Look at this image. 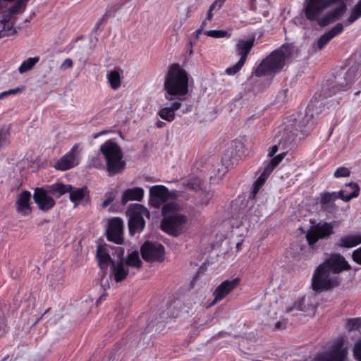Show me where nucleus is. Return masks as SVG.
<instances>
[{
    "label": "nucleus",
    "mask_w": 361,
    "mask_h": 361,
    "mask_svg": "<svg viewBox=\"0 0 361 361\" xmlns=\"http://www.w3.org/2000/svg\"><path fill=\"white\" fill-rule=\"evenodd\" d=\"M106 236L108 240L116 244H122L123 242V227H108Z\"/></svg>",
    "instance_id": "a878e982"
},
{
    "label": "nucleus",
    "mask_w": 361,
    "mask_h": 361,
    "mask_svg": "<svg viewBox=\"0 0 361 361\" xmlns=\"http://www.w3.org/2000/svg\"><path fill=\"white\" fill-rule=\"evenodd\" d=\"M352 258L357 264L361 265V247L353 252Z\"/></svg>",
    "instance_id": "5fc2aeb1"
},
{
    "label": "nucleus",
    "mask_w": 361,
    "mask_h": 361,
    "mask_svg": "<svg viewBox=\"0 0 361 361\" xmlns=\"http://www.w3.org/2000/svg\"><path fill=\"white\" fill-rule=\"evenodd\" d=\"M110 17L109 11H106L104 14L97 20V23H99V24L102 25V23H106Z\"/></svg>",
    "instance_id": "e2e57ef3"
},
{
    "label": "nucleus",
    "mask_w": 361,
    "mask_h": 361,
    "mask_svg": "<svg viewBox=\"0 0 361 361\" xmlns=\"http://www.w3.org/2000/svg\"><path fill=\"white\" fill-rule=\"evenodd\" d=\"M21 90H22V89L18 87V88H16V89H11V90H8V91H4V92L6 93V96H7V95H9V94H17L18 92H20Z\"/></svg>",
    "instance_id": "69168bd1"
},
{
    "label": "nucleus",
    "mask_w": 361,
    "mask_h": 361,
    "mask_svg": "<svg viewBox=\"0 0 361 361\" xmlns=\"http://www.w3.org/2000/svg\"><path fill=\"white\" fill-rule=\"evenodd\" d=\"M350 173V170L348 168L340 166L334 171V176L336 178L348 177Z\"/></svg>",
    "instance_id": "c03bdc74"
},
{
    "label": "nucleus",
    "mask_w": 361,
    "mask_h": 361,
    "mask_svg": "<svg viewBox=\"0 0 361 361\" xmlns=\"http://www.w3.org/2000/svg\"><path fill=\"white\" fill-rule=\"evenodd\" d=\"M280 161L277 159L276 157H273L269 161H264L263 163L262 167L268 171L269 173H272L274 169L279 164Z\"/></svg>",
    "instance_id": "79ce46f5"
},
{
    "label": "nucleus",
    "mask_w": 361,
    "mask_h": 361,
    "mask_svg": "<svg viewBox=\"0 0 361 361\" xmlns=\"http://www.w3.org/2000/svg\"><path fill=\"white\" fill-rule=\"evenodd\" d=\"M149 196L150 205L157 209L168 200L176 199L177 195L176 191L170 192L166 186L157 185L150 188Z\"/></svg>",
    "instance_id": "6e6552de"
},
{
    "label": "nucleus",
    "mask_w": 361,
    "mask_h": 361,
    "mask_svg": "<svg viewBox=\"0 0 361 361\" xmlns=\"http://www.w3.org/2000/svg\"><path fill=\"white\" fill-rule=\"evenodd\" d=\"M249 5H250V10H252L253 11H257V1L256 0H250Z\"/></svg>",
    "instance_id": "774afa93"
},
{
    "label": "nucleus",
    "mask_w": 361,
    "mask_h": 361,
    "mask_svg": "<svg viewBox=\"0 0 361 361\" xmlns=\"http://www.w3.org/2000/svg\"><path fill=\"white\" fill-rule=\"evenodd\" d=\"M121 7V4L116 3L112 5H110L107 7L106 11H109V16L111 17L114 16V13L119 10Z\"/></svg>",
    "instance_id": "6e6d98bb"
},
{
    "label": "nucleus",
    "mask_w": 361,
    "mask_h": 361,
    "mask_svg": "<svg viewBox=\"0 0 361 361\" xmlns=\"http://www.w3.org/2000/svg\"><path fill=\"white\" fill-rule=\"evenodd\" d=\"M346 328L348 331L359 330L361 328V318L356 317L346 321Z\"/></svg>",
    "instance_id": "e433bc0d"
},
{
    "label": "nucleus",
    "mask_w": 361,
    "mask_h": 361,
    "mask_svg": "<svg viewBox=\"0 0 361 361\" xmlns=\"http://www.w3.org/2000/svg\"><path fill=\"white\" fill-rule=\"evenodd\" d=\"M360 244H361V232H353L341 235L336 245L339 247L350 249Z\"/></svg>",
    "instance_id": "6ab92c4d"
},
{
    "label": "nucleus",
    "mask_w": 361,
    "mask_h": 361,
    "mask_svg": "<svg viewBox=\"0 0 361 361\" xmlns=\"http://www.w3.org/2000/svg\"><path fill=\"white\" fill-rule=\"evenodd\" d=\"M360 188L357 183L350 182L345 184L341 190L336 192L339 199L343 202H349L352 199L357 197L360 195Z\"/></svg>",
    "instance_id": "a211bd4d"
},
{
    "label": "nucleus",
    "mask_w": 361,
    "mask_h": 361,
    "mask_svg": "<svg viewBox=\"0 0 361 361\" xmlns=\"http://www.w3.org/2000/svg\"><path fill=\"white\" fill-rule=\"evenodd\" d=\"M344 30V26L342 23H337L329 30L322 35L317 42V47L319 49H323L326 45L335 37L341 34Z\"/></svg>",
    "instance_id": "dca6fc26"
},
{
    "label": "nucleus",
    "mask_w": 361,
    "mask_h": 361,
    "mask_svg": "<svg viewBox=\"0 0 361 361\" xmlns=\"http://www.w3.org/2000/svg\"><path fill=\"white\" fill-rule=\"evenodd\" d=\"M109 246L104 245H98L97 248L96 257L99 265L102 269H104L112 262L109 251Z\"/></svg>",
    "instance_id": "5701e85b"
},
{
    "label": "nucleus",
    "mask_w": 361,
    "mask_h": 361,
    "mask_svg": "<svg viewBox=\"0 0 361 361\" xmlns=\"http://www.w3.org/2000/svg\"><path fill=\"white\" fill-rule=\"evenodd\" d=\"M300 230L305 232L302 227H300ZM334 233L333 227H309L305 237L309 245L312 246L319 240L328 238Z\"/></svg>",
    "instance_id": "f8f14e48"
},
{
    "label": "nucleus",
    "mask_w": 361,
    "mask_h": 361,
    "mask_svg": "<svg viewBox=\"0 0 361 361\" xmlns=\"http://www.w3.org/2000/svg\"><path fill=\"white\" fill-rule=\"evenodd\" d=\"M353 354L355 358L357 361H361V341L355 345L353 348Z\"/></svg>",
    "instance_id": "603ef678"
},
{
    "label": "nucleus",
    "mask_w": 361,
    "mask_h": 361,
    "mask_svg": "<svg viewBox=\"0 0 361 361\" xmlns=\"http://www.w3.org/2000/svg\"><path fill=\"white\" fill-rule=\"evenodd\" d=\"M205 35L209 37H214V38H223V37H228L231 36V35H229L226 30H208V31L205 32Z\"/></svg>",
    "instance_id": "a19ab883"
},
{
    "label": "nucleus",
    "mask_w": 361,
    "mask_h": 361,
    "mask_svg": "<svg viewBox=\"0 0 361 361\" xmlns=\"http://www.w3.org/2000/svg\"><path fill=\"white\" fill-rule=\"evenodd\" d=\"M184 99H178V100L172 102L169 107L161 108L157 114L164 120L171 122L175 119V111L179 109L181 106V101Z\"/></svg>",
    "instance_id": "412c9836"
},
{
    "label": "nucleus",
    "mask_w": 361,
    "mask_h": 361,
    "mask_svg": "<svg viewBox=\"0 0 361 361\" xmlns=\"http://www.w3.org/2000/svg\"><path fill=\"white\" fill-rule=\"evenodd\" d=\"M49 190L43 188H36L34 190L33 200L38 208L44 212L53 208L56 204L55 200L48 195Z\"/></svg>",
    "instance_id": "ddd939ff"
},
{
    "label": "nucleus",
    "mask_w": 361,
    "mask_h": 361,
    "mask_svg": "<svg viewBox=\"0 0 361 361\" xmlns=\"http://www.w3.org/2000/svg\"><path fill=\"white\" fill-rule=\"evenodd\" d=\"M127 266L139 268L142 266L138 251H133L128 255Z\"/></svg>",
    "instance_id": "f704fd0d"
},
{
    "label": "nucleus",
    "mask_w": 361,
    "mask_h": 361,
    "mask_svg": "<svg viewBox=\"0 0 361 361\" xmlns=\"http://www.w3.org/2000/svg\"><path fill=\"white\" fill-rule=\"evenodd\" d=\"M31 193L27 190L22 191L18 196L16 202V209L17 213L22 216H29L32 213Z\"/></svg>",
    "instance_id": "2eb2a0df"
},
{
    "label": "nucleus",
    "mask_w": 361,
    "mask_h": 361,
    "mask_svg": "<svg viewBox=\"0 0 361 361\" xmlns=\"http://www.w3.org/2000/svg\"><path fill=\"white\" fill-rule=\"evenodd\" d=\"M217 8L218 10L221 9L222 7H219V3H216V1L215 0L210 6L209 11L207 13V16L205 18L206 20H208L209 21L212 20L213 18V11Z\"/></svg>",
    "instance_id": "49530a36"
},
{
    "label": "nucleus",
    "mask_w": 361,
    "mask_h": 361,
    "mask_svg": "<svg viewBox=\"0 0 361 361\" xmlns=\"http://www.w3.org/2000/svg\"><path fill=\"white\" fill-rule=\"evenodd\" d=\"M106 226H123V221L120 217H112L107 219Z\"/></svg>",
    "instance_id": "3c124183"
},
{
    "label": "nucleus",
    "mask_w": 361,
    "mask_h": 361,
    "mask_svg": "<svg viewBox=\"0 0 361 361\" xmlns=\"http://www.w3.org/2000/svg\"><path fill=\"white\" fill-rule=\"evenodd\" d=\"M8 133L4 131V130H0V148L4 145H6L9 143L8 140Z\"/></svg>",
    "instance_id": "09e8293b"
},
{
    "label": "nucleus",
    "mask_w": 361,
    "mask_h": 361,
    "mask_svg": "<svg viewBox=\"0 0 361 361\" xmlns=\"http://www.w3.org/2000/svg\"><path fill=\"white\" fill-rule=\"evenodd\" d=\"M28 0H18L9 9V14L14 15L22 13L26 8Z\"/></svg>",
    "instance_id": "c9c22d12"
},
{
    "label": "nucleus",
    "mask_w": 361,
    "mask_h": 361,
    "mask_svg": "<svg viewBox=\"0 0 361 361\" xmlns=\"http://www.w3.org/2000/svg\"><path fill=\"white\" fill-rule=\"evenodd\" d=\"M110 17L109 11H106L104 14L97 20V23H99V24L102 25V23H106Z\"/></svg>",
    "instance_id": "680f3d73"
},
{
    "label": "nucleus",
    "mask_w": 361,
    "mask_h": 361,
    "mask_svg": "<svg viewBox=\"0 0 361 361\" xmlns=\"http://www.w3.org/2000/svg\"><path fill=\"white\" fill-rule=\"evenodd\" d=\"M259 172H260V175L254 183L262 187L265 183L271 173H269L268 171H266V169L262 166L259 169Z\"/></svg>",
    "instance_id": "4c0bfd02"
},
{
    "label": "nucleus",
    "mask_w": 361,
    "mask_h": 361,
    "mask_svg": "<svg viewBox=\"0 0 361 361\" xmlns=\"http://www.w3.org/2000/svg\"><path fill=\"white\" fill-rule=\"evenodd\" d=\"M107 80L109 83L110 87L114 90H118L121 84V78L120 72L118 69H114V71H110L107 74Z\"/></svg>",
    "instance_id": "2f4dec72"
},
{
    "label": "nucleus",
    "mask_w": 361,
    "mask_h": 361,
    "mask_svg": "<svg viewBox=\"0 0 361 361\" xmlns=\"http://www.w3.org/2000/svg\"><path fill=\"white\" fill-rule=\"evenodd\" d=\"M239 279L238 278L226 280L220 283L214 293V300L212 304H215L223 300L229 293L237 287Z\"/></svg>",
    "instance_id": "4468645a"
},
{
    "label": "nucleus",
    "mask_w": 361,
    "mask_h": 361,
    "mask_svg": "<svg viewBox=\"0 0 361 361\" xmlns=\"http://www.w3.org/2000/svg\"><path fill=\"white\" fill-rule=\"evenodd\" d=\"M281 148V146L279 145H273L269 151L268 156L270 157H272L279 150V149Z\"/></svg>",
    "instance_id": "052dcab7"
},
{
    "label": "nucleus",
    "mask_w": 361,
    "mask_h": 361,
    "mask_svg": "<svg viewBox=\"0 0 361 361\" xmlns=\"http://www.w3.org/2000/svg\"><path fill=\"white\" fill-rule=\"evenodd\" d=\"M255 38L248 39H240L238 40L235 44V50L238 55L240 56V59L246 62L247 56L254 47Z\"/></svg>",
    "instance_id": "aec40b11"
},
{
    "label": "nucleus",
    "mask_w": 361,
    "mask_h": 361,
    "mask_svg": "<svg viewBox=\"0 0 361 361\" xmlns=\"http://www.w3.org/2000/svg\"><path fill=\"white\" fill-rule=\"evenodd\" d=\"M16 33V30L14 28V23H12L11 25H7V26H3L0 30V39L13 35Z\"/></svg>",
    "instance_id": "ea45409f"
},
{
    "label": "nucleus",
    "mask_w": 361,
    "mask_h": 361,
    "mask_svg": "<svg viewBox=\"0 0 361 361\" xmlns=\"http://www.w3.org/2000/svg\"><path fill=\"white\" fill-rule=\"evenodd\" d=\"M164 90L171 96L184 97L188 92V74L178 63L169 67L165 76Z\"/></svg>",
    "instance_id": "20e7f679"
},
{
    "label": "nucleus",
    "mask_w": 361,
    "mask_h": 361,
    "mask_svg": "<svg viewBox=\"0 0 361 361\" xmlns=\"http://www.w3.org/2000/svg\"><path fill=\"white\" fill-rule=\"evenodd\" d=\"M341 88V84L339 85H335L333 82L328 83L323 85L322 87L321 90V95L324 98H329L334 94H336L338 92H341L342 90H340Z\"/></svg>",
    "instance_id": "7c9ffc66"
},
{
    "label": "nucleus",
    "mask_w": 361,
    "mask_h": 361,
    "mask_svg": "<svg viewBox=\"0 0 361 361\" xmlns=\"http://www.w3.org/2000/svg\"><path fill=\"white\" fill-rule=\"evenodd\" d=\"M68 193L70 200L75 204L83 200L86 202H90V191L87 186L76 189L73 187Z\"/></svg>",
    "instance_id": "b1692460"
},
{
    "label": "nucleus",
    "mask_w": 361,
    "mask_h": 361,
    "mask_svg": "<svg viewBox=\"0 0 361 361\" xmlns=\"http://www.w3.org/2000/svg\"><path fill=\"white\" fill-rule=\"evenodd\" d=\"M182 207L176 202L164 204L161 207L162 220L160 226H183L188 223L185 215L180 214Z\"/></svg>",
    "instance_id": "423d86ee"
},
{
    "label": "nucleus",
    "mask_w": 361,
    "mask_h": 361,
    "mask_svg": "<svg viewBox=\"0 0 361 361\" xmlns=\"http://www.w3.org/2000/svg\"><path fill=\"white\" fill-rule=\"evenodd\" d=\"M303 300H300V301L295 302L290 308H289L287 311L288 312H292L295 311H304L302 307Z\"/></svg>",
    "instance_id": "864d4df0"
},
{
    "label": "nucleus",
    "mask_w": 361,
    "mask_h": 361,
    "mask_svg": "<svg viewBox=\"0 0 361 361\" xmlns=\"http://www.w3.org/2000/svg\"><path fill=\"white\" fill-rule=\"evenodd\" d=\"M126 214L128 216V226H145V218L149 219L150 217L149 210L140 204H130Z\"/></svg>",
    "instance_id": "9b49d317"
},
{
    "label": "nucleus",
    "mask_w": 361,
    "mask_h": 361,
    "mask_svg": "<svg viewBox=\"0 0 361 361\" xmlns=\"http://www.w3.org/2000/svg\"><path fill=\"white\" fill-rule=\"evenodd\" d=\"M244 148V143L241 140H233L230 147L231 158L238 159L241 157L245 153Z\"/></svg>",
    "instance_id": "c85d7f7f"
},
{
    "label": "nucleus",
    "mask_w": 361,
    "mask_h": 361,
    "mask_svg": "<svg viewBox=\"0 0 361 361\" xmlns=\"http://www.w3.org/2000/svg\"><path fill=\"white\" fill-rule=\"evenodd\" d=\"M187 186L190 190H197L200 186V180L197 178H192L188 180Z\"/></svg>",
    "instance_id": "de8ad7c7"
},
{
    "label": "nucleus",
    "mask_w": 361,
    "mask_h": 361,
    "mask_svg": "<svg viewBox=\"0 0 361 361\" xmlns=\"http://www.w3.org/2000/svg\"><path fill=\"white\" fill-rule=\"evenodd\" d=\"M361 18V0H360L357 4L353 8L351 13L345 22V25L348 26L356 21L357 19Z\"/></svg>",
    "instance_id": "72a5a7b5"
},
{
    "label": "nucleus",
    "mask_w": 361,
    "mask_h": 361,
    "mask_svg": "<svg viewBox=\"0 0 361 361\" xmlns=\"http://www.w3.org/2000/svg\"><path fill=\"white\" fill-rule=\"evenodd\" d=\"M99 152L106 161V171L109 176L121 173L126 169L123 153L121 147L114 140L105 141L99 147Z\"/></svg>",
    "instance_id": "39448f33"
},
{
    "label": "nucleus",
    "mask_w": 361,
    "mask_h": 361,
    "mask_svg": "<svg viewBox=\"0 0 361 361\" xmlns=\"http://www.w3.org/2000/svg\"><path fill=\"white\" fill-rule=\"evenodd\" d=\"M89 167L94 168L96 169H104V166L100 157L99 155H97L92 157L90 160Z\"/></svg>",
    "instance_id": "37998d69"
},
{
    "label": "nucleus",
    "mask_w": 361,
    "mask_h": 361,
    "mask_svg": "<svg viewBox=\"0 0 361 361\" xmlns=\"http://www.w3.org/2000/svg\"><path fill=\"white\" fill-rule=\"evenodd\" d=\"M143 259L148 262H161L164 259V247L158 243L145 242L140 249Z\"/></svg>",
    "instance_id": "1a4fd4ad"
},
{
    "label": "nucleus",
    "mask_w": 361,
    "mask_h": 361,
    "mask_svg": "<svg viewBox=\"0 0 361 361\" xmlns=\"http://www.w3.org/2000/svg\"><path fill=\"white\" fill-rule=\"evenodd\" d=\"M350 265L341 255H334L315 270L312 279V289L316 291L329 289L338 284V274L350 270Z\"/></svg>",
    "instance_id": "f03ea898"
},
{
    "label": "nucleus",
    "mask_w": 361,
    "mask_h": 361,
    "mask_svg": "<svg viewBox=\"0 0 361 361\" xmlns=\"http://www.w3.org/2000/svg\"><path fill=\"white\" fill-rule=\"evenodd\" d=\"M261 188L262 187L260 185H258L255 183H253L252 190L249 195L248 202H252L254 201Z\"/></svg>",
    "instance_id": "8fccbe9b"
},
{
    "label": "nucleus",
    "mask_w": 361,
    "mask_h": 361,
    "mask_svg": "<svg viewBox=\"0 0 361 361\" xmlns=\"http://www.w3.org/2000/svg\"><path fill=\"white\" fill-rule=\"evenodd\" d=\"M80 144H75L71 149L54 164L59 171H66L79 164Z\"/></svg>",
    "instance_id": "9d476101"
},
{
    "label": "nucleus",
    "mask_w": 361,
    "mask_h": 361,
    "mask_svg": "<svg viewBox=\"0 0 361 361\" xmlns=\"http://www.w3.org/2000/svg\"><path fill=\"white\" fill-rule=\"evenodd\" d=\"M337 192H324L320 193V204L322 208L331 214L336 213L338 207L336 205L335 201L339 199Z\"/></svg>",
    "instance_id": "f3484780"
},
{
    "label": "nucleus",
    "mask_w": 361,
    "mask_h": 361,
    "mask_svg": "<svg viewBox=\"0 0 361 361\" xmlns=\"http://www.w3.org/2000/svg\"><path fill=\"white\" fill-rule=\"evenodd\" d=\"M161 229L172 236H178L182 233V227H160Z\"/></svg>",
    "instance_id": "a18cd8bd"
},
{
    "label": "nucleus",
    "mask_w": 361,
    "mask_h": 361,
    "mask_svg": "<svg viewBox=\"0 0 361 361\" xmlns=\"http://www.w3.org/2000/svg\"><path fill=\"white\" fill-rule=\"evenodd\" d=\"M106 196H107L106 198L103 201L102 204V207L104 209L109 206L114 200V197L112 196L111 193L109 195L106 194Z\"/></svg>",
    "instance_id": "4d7b16f0"
},
{
    "label": "nucleus",
    "mask_w": 361,
    "mask_h": 361,
    "mask_svg": "<svg viewBox=\"0 0 361 361\" xmlns=\"http://www.w3.org/2000/svg\"><path fill=\"white\" fill-rule=\"evenodd\" d=\"M245 63V61L239 59L235 65L227 68L225 72L228 75H234L241 70Z\"/></svg>",
    "instance_id": "58836bf2"
},
{
    "label": "nucleus",
    "mask_w": 361,
    "mask_h": 361,
    "mask_svg": "<svg viewBox=\"0 0 361 361\" xmlns=\"http://www.w3.org/2000/svg\"><path fill=\"white\" fill-rule=\"evenodd\" d=\"M294 51L295 46L293 44H282L261 61L255 71V75L257 77L274 76L280 73L287 63H290Z\"/></svg>",
    "instance_id": "7ed1b4c3"
},
{
    "label": "nucleus",
    "mask_w": 361,
    "mask_h": 361,
    "mask_svg": "<svg viewBox=\"0 0 361 361\" xmlns=\"http://www.w3.org/2000/svg\"><path fill=\"white\" fill-rule=\"evenodd\" d=\"M348 0H305L303 13L306 19L322 27L333 24L345 14Z\"/></svg>",
    "instance_id": "f257e3e1"
},
{
    "label": "nucleus",
    "mask_w": 361,
    "mask_h": 361,
    "mask_svg": "<svg viewBox=\"0 0 361 361\" xmlns=\"http://www.w3.org/2000/svg\"><path fill=\"white\" fill-rule=\"evenodd\" d=\"M11 15L10 14L8 16H4L2 20H1V23L3 24V26H7L9 25V22L11 20Z\"/></svg>",
    "instance_id": "338daca9"
},
{
    "label": "nucleus",
    "mask_w": 361,
    "mask_h": 361,
    "mask_svg": "<svg viewBox=\"0 0 361 361\" xmlns=\"http://www.w3.org/2000/svg\"><path fill=\"white\" fill-rule=\"evenodd\" d=\"M357 78V71L355 68H349L346 73H345L344 79L345 81V84H341V90H348L351 85L355 82V81Z\"/></svg>",
    "instance_id": "c756f323"
},
{
    "label": "nucleus",
    "mask_w": 361,
    "mask_h": 361,
    "mask_svg": "<svg viewBox=\"0 0 361 361\" xmlns=\"http://www.w3.org/2000/svg\"><path fill=\"white\" fill-rule=\"evenodd\" d=\"M202 194L204 195V197L201 199V203L207 205L212 197V195L209 192H204Z\"/></svg>",
    "instance_id": "bf43d9fd"
},
{
    "label": "nucleus",
    "mask_w": 361,
    "mask_h": 361,
    "mask_svg": "<svg viewBox=\"0 0 361 361\" xmlns=\"http://www.w3.org/2000/svg\"><path fill=\"white\" fill-rule=\"evenodd\" d=\"M281 138L279 140V145L281 146V149L285 150L288 149L290 145L293 143L295 138V134L292 132H288L285 129L283 132H279Z\"/></svg>",
    "instance_id": "cd10ccee"
},
{
    "label": "nucleus",
    "mask_w": 361,
    "mask_h": 361,
    "mask_svg": "<svg viewBox=\"0 0 361 361\" xmlns=\"http://www.w3.org/2000/svg\"><path fill=\"white\" fill-rule=\"evenodd\" d=\"M73 66V60L71 59H66L64 60V61L62 63L61 66V69H67V68H72Z\"/></svg>",
    "instance_id": "13d9d810"
},
{
    "label": "nucleus",
    "mask_w": 361,
    "mask_h": 361,
    "mask_svg": "<svg viewBox=\"0 0 361 361\" xmlns=\"http://www.w3.org/2000/svg\"><path fill=\"white\" fill-rule=\"evenodd\" d=\"M71 189H73L71 185L55 183L49 187V193L56 197H60L66 193H68Z\"/></svg>",
    "instance_id": "bb28decb"
},
{
    "label": "nucleus",
    "mask_w": 361,
    "mask_h": 361,
    "mask_svg": "<svg viewBox=\"0 0 361 361\" xmlns=\"http://www.w3.org/2000/svg\"><path fill=\"white\" fill-rule=\"evenodd\" d=\"M344 338L336 339L331 345L329 352L319 353L316 355L315 361H346L348 348L343 347Z\"/></svg>",
    "instance_id": "0eeeda50"
},
{
    "label": "nucleus",
    "mask_w": 361,
    "mask_h": 361,
    "mask_svg": "<svg viewBox=\"0 0 361 361\" xmlns=\"http://www.w3.org/2000/svg\"><path fill=\"white\" fill-rule=\"evenodd\" d=\"M112 272L114 279L116 282L123 281L128 274L129 270L126 264L123 262H118L116 264L112 262Z\"/></svg>",
    "instance_id": "393cba45"
},
{
    "label": "nucleus",
    "mask_w": 361,
    "mask_h": 361,
    "mask_svg": "<svg viewBox=\"0 0 361 361\" xmlns=\"http://www.w3.org/2000/svg\"><path fill=\"white\" fill-rule=\"evenodd\" d=\"M144 197V190L140 187L129 188L123 191L121 204L125 205L129 201H141Z\"/></svg>",
    "instance_id": "4be33fe9"
},
{
    "label": "nucleus",
    "mask_w": 361,
    "mask_h": 361,
    "mask_svg": "<svg viewBox=\"0 0 361 361\" xmlns=\"http://www.w3.org/2000/svg\"><path fill=\"white\" fill-rule=\"evenodd\" d=\"M207 20H208L204 19V20L202 21V23H201L200 27L198 30H197V31L195 32H196L197 38H198V37H199V35H200V34L202 32V31H203V30H204V27H205V26H206V25H207Z\"/></svg>",
    "instance_id": "0e129e2a"
},
{
    "label": "nucleus",
    "mask_w": 361,
    "mask_h": 361,
    "mask_svg": "<svg viewBox=\"0 0 361 361\" xmlns=\"http://www.w3.org/2000/svg\"><path fill=\"white\" fill-rule=\"evenodd\" d=\"M39 61V56L30 57L25 60L18 68L20 73H25L31 70Z\"/></svg>",
    "instance_id": "473e14b6"
}]
</instances>
